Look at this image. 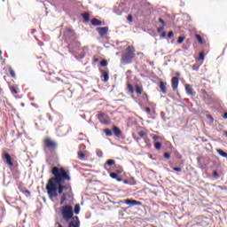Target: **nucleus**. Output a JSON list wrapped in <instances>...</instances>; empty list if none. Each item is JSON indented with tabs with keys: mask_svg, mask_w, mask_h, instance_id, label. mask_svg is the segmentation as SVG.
<instances>
[{
	"mask_svg": "<svg viewBox=\"0 0 227 227\" xmlns=\"http://www.w3.org/2000/svg\"><path fill=\"white\" fill-rule=\"evenodd\" d=\"M51 175L54 176L51 177L46 184L47 194L51 200L58 198V193L61 194L60 205H65V201L74 196L72 185H70V183H67L72 180L70 172L63 167H53Z\"/></svg>",
	"mask_w": 227,
	"mask_h": 227,
	"instance_id": "nucleus-1",
	"label": "nucleus"
},
{
	"mask_svg": "<svg viewBox=\"0 0 227 227\" xmlns=\"http://www.w3.org/2000/svg\"><path fill=\"white\" fill-rule=\"evenodd\" d=\"M136 49L132 45H129L126 50L125 53L122 55L121 59V62L122 65H129V63H132V59L136 58Z\"/></svg>",
	"mask_w": 227,
	"mask_h": 227,
	"instance_id": "nucleus-2",
	"label": "nucleus"
},
{
	"mask_svg": "<svg viewBox=\"0 0 227 227\" xmlns=\"http://www.w3.org/2000/svg\"><path fill=\"white\" fill-rule=\"evenodd\" d=\"M60 211L64 221H70V219H72V221L74 220V207L72 206H63L60 207Z\"/></svg>",
	"mask_w": 227,
	"mask_h": 227,
	"instance_id": "nucleus-3",
	"label": "nucleus"
},
{
	"mask_svg": "<svg viewBox=\"0 0 227 227\" xmlns=\"http://www.w3.org/2000/svg\"><path fill=\"white\" fill-rule=\"evenodd\" d=\"M43 145L50 152H56V149L58 148V143L51 140V137H45L43 140Z\"/></svg>",
	"mask_w": 227,
	"mask_h": 227,
	"instance_id": "nucleus-4",
	"label": "nucleus"
},
{
	"mask_svg": "<svg viewBox=\"0 0 227 227\" xmlns=\"http://www.w3.org/2000/svg\"><path fill=\"white\" fill-rule=\"evenodd\" d=\"M97 118L103 125H109L111 123V119L104 113L98 114Z\"/></svg>",
	"mask_w": 227,
	"mask_h": 227,
	"instance_id": "nucleus-5",
	"label": "nucleus"
},
{
	"mask_svg": "<svg viewBox=\"0 0 227 227\" xmlns=\"http://www.w3.org/2000/svg\"><path fill=\"white\" fill-rule=\"evenodd\" d=\"M2 159L5 162V164H8L10 168H13V159H12V156L6 152L2 153Z\"/></svg>",
	"mask_w": 227,
	"mask_h": 227,
	"instance_id": "nucleus-6",
	"label": "nucleus"
},
{
	"mask_svg": "<svg viewBox=\"0 0 227 227\" xmlns=\"http://www.w3.org/2000/svg\"><path fill=\"white\" fill-rule=\"evenodd\" d=\"M124 203L129 207H141L143 205L141 201L130 199L124 200Z\"/></svg>",
	"mask_w": 227,
	"mask_h": 227,
	"instance_id": "nucleus-7",
	"label": "nucleus"
},
{
	"mask_svg": "<svg viewBox=\"0 0 227 227\" xmlns=\"http://www.w3.org/2000/svg\"><path fill=\"white\" fill-rule=\"evenodd\" d=\"M96 31L98 32V35H100V36H106V35H107V32L109 31V27H100L96 28Z\"/></svg>",
	"mask_w": 227,
	"mask_h": 227,
	"instance_id": "nucleus-8",
	"label": "nucleus"
},
{
	"mask_svg": "<svg viewBox=\"0 0 227 227\" xmlns=\"http://www.w3.org/2000/svg\"><path fill=\"white\" fill-rule=\"evenodd\" d=\"M80 226H81V222H79V217L74 216L73 220L69 223L68 227H80Z\"/></svg>",
	"mask_w": 227,
	"mask_h": 227,
	"instance_id": "nucleus-9",
	"label": "nucleus"
},
{
	"mask_svg": "<svg viewBox=\"0 0 227 227\" xmlns=\"http://www.w3.org/2000/svg\"><path fill=\"white\" fill-rule=\"evenodd\" d=\"M184 88L187 95L190 97H194L196 95V92H194V89H192L191 84H185Z\"/></svg>",
	"mask_w": 227,
	"mask_h": 227,
	"instance_id": "nucleus-10",
	"label": "nucleus"
},
{
	"mask_svg": "<svg viewBox=\"0 0 227 227\" xmlns=\"http://www.w3.org/2000/svg\"><path fill=\"white\" fill-rule=\"evenodd\" d=\"M178 82H179L178 77H173L171 79V86H172L173 91H176V90H178Z\"/></svg>",
	"mask_w": 227,
	"mask_h": 227,
	"instance_id": "nucleus-11",
	"label": "nucleus"
},
{
	"mask_svg": "<svg viewBox=\"0 0 227 227\" xmlns=\"http://www.w3.org/2000/svg\"><path fill=\"white\" fill-rule=\"evenodd\" d=\"M100 74H101V78H104V82H107V81H109V72L104 70V69H100Z\"/></svg>",
	"mask_w": 227,
	"mask_h": 227,
	"instance_id": "nucleus-12",
	"label": "nucleus"
},
{
	"mask_svg": "<svg viewBox=\"0 0 227 227\" xmlns=\"http://www.w3.org/2000/svg\"><path fill=\"white\" fill-rule=\"evenodd\" d=\"M166 82L160 81V90L161 91V93H163V95H166V93H168V90L166 89Z\"/></svg>",
	"mask_w": 227,
	"mask_h": 227,
	"instance_id": "nucleus-13",
	"label": "nucleus"
},
{
	"mask_svg": "<svg viewBox=\"0 0 227 227\" xmlns=\"http://www.w3.org/2000/svg\"><path fill=\"white\" fill-rule=\"evenodd\" d=\"M113 131L114 136H116V137H121V129H120V128L114 126Z\"/></svg>",
	"mask_w": 227,
	"mask_h": 227,
	"instance_id": "nucleus-14",
	"label": "nucleus"
},
{
	"mask_svg": "<svg viewBox=\"0 0 227 227\" xmlns=\"http://www.w3.org/2000/svg\"><path fill=\"white\" fill-rule=\"evenodd\" d=\"M92 26H102V21L97 18H93L90 21Z\"/></svg>",
	"mask_w": 227,
	"mask_h": 227,
	"instance_id": "nucleus-15",
	"label": "nucleus"
},
{
	"mask_svg": "<svg viewBox=\"0 0 227 227\" xmlns=\"http://www.w3.org/2000/svg\"><path fill=\"white\" fill-rule=\"evenodd\" d=\"M68 35H75V33L74 32V30L68 28L64 32V36L66 39L68 38Z\"/></svg>",
	"mask_w": 227,
	"mask_h": 227,
	"instance_id": "nucleus-16",
	"label": "nucleus"
},
{
	"mask_svg": "<svg viewBox=\"0 0 227 227\" xmlns=\"http://www.w3.org/2000/svg\"><path fill=\"white\" fill-rule=\"evenodd\" d=\"M135 90H136V93H137V95L143 94V87L139 86L138 84L135 85Z\"/></svg>",
	"mask_w": 227,
	"mask_h": 227,
	"instance_id": "nucleus-17",
	"label": "nucleus"
},
{
	"mask_svg": "<svg viewBox=\"0 0 227 227\" xmlns=\"http://www.w3.org/2000/svg\"><path fill=\"white\" fill-rule=\"evenodd\" d=\"M138 136L142 137V139L145 140V137H148V134L145 130H140L137 132Z\"/></svg>",
	"mask_w": 227,
	"mask_h": 227,
	"instance_id": "nucleus-18",
	"label": "nucleus"
},
{
	"mask_svg": "<svg viewBox=\"0 0 227 227\" xmlns=\"http://www.w3.org/2000/svg\"><path fill=\"white\" fill-rule=\"evenodd\" d=\"M216 152L221 157H224L225 159H227V153H225L222 149H216Z\"/></svg>",
	"mask_w": 227,
	"mask_h": 227,
	"instance_id": "nucleus-19",
	"label": "nucleus"
},
{
	"mask_svg": "<svg viewBox=\"0 0 227 227\" xmlns=\"http://www.w3.org/2000/svg\"><path fill=\"white\" fill-rule=\"evenodd\" d=\"M82 17H83L84 22H90V13L88 12L82 13Z\"/></svg>",
	"mask_w": 227,
	"mask_h": 227,
	"instance_id": "nucleus-20",
	"label": "nucleus"
},
{
	"mask_svg": "<svg viewBox=\"0 0 227 227\" xmlns=\"http://www.w3.org/2000/svg\"><path fill=\"white\" fill-rule=\"evenodd\" d=\"M78 159L80 160H83V159H86V154L82 151L78 152Z\"/></svg>",
	"mask_w": 227,
	"mask_h": 227,
	"instance_id": "nucleus-21",
	"label": "nucleus"
},
{
	"mask_svg": "<svg viewBox=\"0 0 227 227\" xmlns=\"http://www.w3.org/2000/svg\"><path fill=\"white\" fill-rule=\"evenodd\" d=\"M195 38L198 41L199 43H200L202 45V43H204L203 42V38L201 37V35H200L199 34L195 35Z\"/></svg>",
	"mask_w": 227,
	"mask_h": 227,
	"instance_id": "nucleus-22",
	"label": "nucleus"
},
{
	"mask_svg": "<svg viewBox=\"0 0 227 227\" xmlns=\"http://www.w3.org/2000/svg\"><path fill=\"white\" fill-rule=\"evenodd\" d=\"M10 91L12 95H17L19 93V90H17V88L13 86H10Z\"/></svg>",
	"mask_w": 227,
	"mask_h": 227,
	"instance_id": "nucleus-23",
	"label": "nucleus"
},
{
	"mask_svg": "<svg viewBox=\"0 0 227 227\" xmlns=\"http://www.w3.org/2000/svg\"><path fill=\"white\" fill-rule=\"evenodd\" d=\"M104 132L107 137H111V136H113V131L109 129H104Z\"/></svg>",
	"mask_w": 227,
	"mask_h": 227,
	"instance_id": "nucleus-24",
	"label": "nucleus"
},
{
	"mask_svg": "<svg viewBox=\"0 0 227 227\" xmlns=\"http://www.w3.org/2000/svg\"><path fill=\"white\" fill-rule=\"evenodd\" d=\"M144 141L146 144L147 148H152V143H150V138H148V137H145Z\"/></svg>",
	"mask_w": 227,
	"mask_h": 227,
	"instance_id": "nucleus-25",
	"label": "nucleus"
},
{
	"mask_svg": "<svg viewBox=\"0 0 227 227\" xmlns=\"http://www.w3.org/2000/svg\"><path fill=\"white\" fill-rule=\"evenodd\" d=\"M154 148H155V150H160L162 148V143L155 142L154 143Z\"/></svg>",
	"mask_w": 227,
	"mask_h": 227,
	"instance_id": "nucleus-26",
	"label": "nucleus"
},
{
	"mask_svg": "<svg viewBox=\"0 0 227 227\" xmlns=\"http://www.w3.org/2000/svg\"><path fill=\"white\" fill-rule=\"evenodd\" d=\"M127 90H128L129 93H134V87L132 86V84L128 83Z\"/></svg>",
	"mask_w": 227,
	"mask_h": 227,
	"instance_id": "nucleus-27",
	"label": "nucleus"
},
{
	"mask_svg": "<svg viewBox=\"0 0 227 227\" xmlns=\"http://www.w3.org/2000/svg\"><path fill=\"white\" fill-rule=\"evenodd\" d=\"M198 59L200 61H203V59H205V51L200 52Z\"/></svg>",
	"mask_w": 227,
	"mask_h": 227,
	"instance_id": "nucleus-28",
	"label": "nucleus"
},
{
	"mask_svg": "<svg viewBox=\"0 0 227 227\" xmlns=\"http://www.w3.org/2000/svg\"><path fill=\"white\" fill-rule=\"evenodd\" d=\"M9 74L11 77H12V79H15L16 74H15V71L12 68H9Z\"/></svg>",
	"mask_w": 227,
	"mask_h": 227,
	"instance_id": "nucleus-29",
	"label": "nucleus"
},
{
	"mask_svg": "<svg viewBox=\"0 0 227 227\" xmlns=\"http://www.w3.org/2000/svg\"><path fill=\"white\" fill-rule=\"evenodd\" d=\"M114 164H116V161L114 160H108L106 161L107 166H114Z\"/></svg>",
	"mask_w": 227,
	"mask_h": 227,
	"instance_id": "nucleus-30",
	"label": "nucleus"
},
{
	"mask_svg": "<svg viewBox=\"0 0 227 227\" xmlns=\"http://www.w3.org/2000/svg\"><path fill=\"white\" fill-rule=\"evenodd\" d=\"M79 212H81V207L79 206V204H76L74 206V214H79Z\"/></svg>",
	"mask_w": 227,
	"mask_h": 227,
	"instance_id": "nucleus-31",
	"label": "nucleus"
},
{
	"mask_svg": "<svg viewBox=\"0 0 227 227\" xmlns=\"http://www.w3.org/2000/svg\"><path fill=\"white\" fill-rule=\"evenodd\" d=\"M184 40H185V36H179L177 40V43H184Z\"/></svg>",
	"mask_w": 227,
	"mask_h": 227,
	"instance_id": "nucleus-32",
	"label": "nucleus"
},
{
	"mask_svg": "<svg viewBox=\"0 0 227 227\" xmlns=\"http://www.w3.org/2000/svg\"><path fill=\"white\" fill-rule=\"evenodd\" d=\"M79 150H80V152H84V150H86V145L81 144L79 145Z\"/></svg>",
	"mask_w": 227,
	"mask_h": 227,
	"instance_id": "nucleus-33",
	"label": "nucleus"
},
{
	"mask_svg": "<svg viewBox=\"0 0 227 227\" xmlns=\"http://www.w3.org/2000/svg\"><path fill=\"white\" fill-rule=\"evenodd\" d=\"M192 70H194V72H198V70H200V66L195 64V65L192 66Z\"/></svg>",
	"mask_w": 227,
	"mask_h": 227,
	"instance_id": "nucleus-34",
	"label": "nucleus"
},
{
	"mask_svg": "<svg viewBox=\"0 0 227 227\" xmlns=\"http://www.w3.org/2000/svg\"><path fill=\"white\" fill-rule=\"evenodd\" d=\"M23 194H25L27 198H29V196H31V192H29V190H26L25 192H23Z\"/></svg>",
	"mask_w": 227,
	"mask_h": 227,
	"instance_id": "nucleus-35",
	"label": "nucleus"
},
{
	"mask_svg": "<svg viewBox=\"0 0 227 227\" xmlns=\"http://www.w3.org/2000/svg\"><path fill=\"white\" fill-rule=\"evenodd\" d=\"M110 176H111V178L116 179V178H118V174L112 172V173H110Z\"/></svg>",
	"mask_w": 227,
	"mask_h": 227,
	"instance_id": "nucleus-36",
	"label": "nucleus"
},
{
	"mask_svg": "<svg viewBox=\"0 0 227 227\" xmlns=\"http://www.w3.org/2000/svg\"><path fill=\"white\" fill-rule=\"evenodd\" d=\"M100 65L101 67H107V60L106 59L101 60Z\"/></svg>",
	"mask_w": 227,
	"mask_h": 227,
	"instance_id": "nucleus-37",
	"label": "nucleus"
},
{
	"mask_svg": "<svg viewBox=\"0 0 227 227\" xmlns=\"http://www.w3.org/2000/svg\"><path fill=\"white\" fill-rule=\"evenodd\" d=\"M172 169H173V171H176L177 173H181V171H182V168L173 167Z\"/></svg>",
	"mask_w": 227,
	"mask_h": 227,
	"instance_id": "nucleus-38",
	"label": "nucleus"
},
{
	"mask_svg": "<svg viewBox=\"0 0 227 227\" xmlns=\"http://www.w3.org/2000/svg\"><path fill=\"white\" fill-rule=\"evenodd\" d=\"M164 158H165V159H171V153H164Z\"/></svg>",
	"mask_w": 227,
	"mask_h": 227,
	"instance_id": "nucleus-39",
	"label": "nucleus"
},
{
	"mask_svg": "<svg viewBox=\"0 0 227 227\" xmlns=\"http://www.w3.org/2000/svg\"><path fill=\"white\" fill-rule=\"evenodd\" d=\"M159 22H160V24H162V26H166V21H164V20H162V18H160V19H159Z\"/></svg>",
	"mask_w": 227,
	"mask_h": 227,
	"instance_id": "nucleus-40",
	"label": "nucleus"
},
{
	"mask_svg": "<svg viewBox=\"0 0 227 227\" xmlns=\"http://www.w3.org/2000/svg\"><path fill=\"white\" fill-rule=\"evenodd\" d=\"M213 176H214L215 178H219V173H217V171H214V172H213Z\"/></svg>",
	"mask_w": 227,
	"mask_h": 227,
	"instance_id": "nucleus-41",
	"label": "nucleus"
},
{
	"mask_svg": "<svg viewBox=\"0 0 227 227\" xmlns=\"http://www.w3.org/2000/svg\"><path fill=\"white\" fill-rule=\"evenodd\" d=\"M127 20H129V22H132V20H133L132 14L128 15Z\"/></svg>",
	"mask_w": 227,
	"mask_h": 227,
	"instance_id": "nucleus-42",
	"label": "nucleus"
},
{
	"mask_svg": "<svg viewBox=\"0 0 227 227\" xmlns=\"http://www.w3.org/2000/svg\"><path fill=\"white\" fill-rule=\"evenodd\" d=\"M157 31L158 33H162V31H164V26L158 27Z\"/></svg>",
	"mask_w": 227,
	"mask_h": 227,
	"instance_id": "nucleus-43",
	"label": "nucleus"
},
{
	"mask_svg": "<svg viewBox=\"0 0 227 227\" xmlns=\"http://www.w3.org/2000/svg\"><path fill=\"white\" fill-rule=\"evenodd\" d=\"M174 33H173V31H170L168 34V38H172V36H174Z\"/></svg>",
	"mask_w": 227,
	"mask_h": 227,
	"instance_id": "nucleus-44",
	"label": "nucleus"
},
{
	"mask_svg": "<svg viewBox=\"0 0 227 227\" xmlns=\"http://www.w3.org/2000/svg\"><path fill=\"white\" fill-rule=\"evenodd\" d=\"M145 113H147V114H150V113H152V109H150V107H146Z\"/></svg>",
	"mask_w": 227,
	"mask_h": 227,
	"instance_id": "nucleus-45",
	"label": "nucleus"
},
{
	"mask_svg": "<svg viewBox=\"0 0 227 227\" xmlns=\"http://www.w3.org/2000/svg\"><path fill=\"white\" fill-rule=\"evenodd\" d=\"M153 141H158V139H160V137L157 136V135H154V136L153 137Z\"/></svg>",
	"mask_w": 227,
	"mask_h": 227,
	"instance_id": "nucleus-46",
	"label": "nucleus"
},
{
	"mask_svg": "<svg viewBox=\"0 0 227 227\" xmlns=\"http://www.w3.org/2000/svg\"><path fill=\"white\" fill-rule=\"evenodd\" d=\"M134 139H135V141H137V143H139V141H141V138H139V137H134Z\"/></svg>",
	"mask_w": 227,
	"mask_h": 227,
	"instance_id": "nucleus-47",
	"label": "nucleus"
},
{
	"mask_svg": "<svg viewBox=\"0 0 227 227\" xmlns=\"http://www.w3.org/2000/svg\"><path fill=\"white\" fill-rule=\"evenodd\" d=\"M161 36H162V38H166V32H162Z\"/></svg>",
	"mask_w": 227,
	"mask_h": 227,
	"instance_id": "nucleus-48",
	"label": "nucleus"
},
{
	"mask_svg": "<svg viewBox=\"0 0 227 227\" xmlns=\"http://www.w3.org/2000/svg\"><path fill=\"white\" fill-rule=\"evenodd\" d=\"M223 118H224V120H227V113L223 114Z\"/></svg>",
	"mask_w": 227,
	"mask_h": 227,
	"instance_id": "nucleus-49",
	"label": "nucleus"
},
{
	"mask_svg": "<svg viewBox=\"0 0 227 227\" xmlns=\"http://www.w3.org/2000/svg\"><path fill=\"white\" fill-rule=\"evenodd\" d=\"M137 56H145V54L143 52H138Z\"/></svg>",
	"mask_w": 227,
	"mask_h": 227,
	"instance_id": "nucleus-50",
	"label": "nucleus"
},
{
	"mask_svg": "<svg viewBox=\"0 0 227 227\" xmlns=\"http://www.w3.org/2000/svg\"><path fill=\"white\" fill-rule=\"evenodd\" d=\"M201 91H202V94H203V95H207V90H202Z\"/></svg>",
	"mask_w": 227,
	"mask_h": 227,
	"instance_id": "nucleus-51",
	"label": "nucleus"
},
{
	"mask_svg": "<svg viewBox=\"0 0 227 227\" xmlns=\"http://www.w3.org/2000/svg\"><path fill=\"white\" fill-rule=\"evenodd\" d=\"M116 180H117V182H121L122 179H121V177H117Z\"/></svg>",
	"mask_w": 227,
	"mask_h": 227,
	"instance_id": "nucleus-52",
	"label": "nucleus"
},
{
	"mask_svg": "<svg viewBox=\"0 0 227 227\" xmlns=\"http://www.w3.org/2000/svg\"><path fill=\"white\" fill-rule=\"evenodd\" d=\"M176 75L177 77H180V72H176Z\"/></svg>",
	"mask_w": 227,
	"mask_h": 227,
	"instance_id": "nucleus-53",
	"label": "nucleus"
},
{
	"mask_svg": "<svg viewBox=\"0 0 227 227\" xmlns=\"http://www.w3.org/2000/svg\"><path fill=\"white\" fill-rule=\"evenodd\" d=\"M95 63H98V59H94Z\"/></svg>",
	"mask_w": 227,
	"mask_h": 227,
	"instance_id": "nucleus-54",
	"label": "nucleus"
},
{
	"mask_svg": "<svg viewBox=\"0 0 227 227\" xmlns=\"http://www.w3.org/2000/svg\"><path fill=\"white\" fill-rule=\"evenodd\" d=\"M59 224V227H63V225H61L60 223H58Z\"/></svg>",
	"mask_w": 227,
	"mask_h": 227,
	"instance_id": "nucleus-55",
	"label": "nucleus"
},
{
	"mask_svg": "<svg viewBox=\"0 0 227 227\" xmlns=\"http://www.w3.org/2000/svg\"><path fill=\"white\" fill-rule=\"evenodd\" d=\"M124 184H127V181H124Z\"/></svg>",
	"mask_w": 227,
	"mask_h": 227,
	"instance_id": "nucleus-56",
	"label": "nucleus"
},
{
	"mask_svg": "<svg viewBox=\"0 0 227 227\" xmlns=\"http://www.w3.org/2000/svg\"><path fill=\"white\" fill-rule=\"evenodd\" d=\"M3 2H4L5 0H2Z\"/></svg>",
	"mask_w": 227,
	"mask_h": 227,
	"instance_id": "nucleus-57",
	"label": "nucleus"
}]
</instances>
